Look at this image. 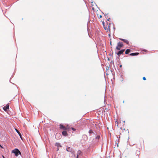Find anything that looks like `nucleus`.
I'll return each instance as SVG.
<instances>
[{
    "mask_svg": "<svg viewBox=\"0 0 158 158\" xmlns=\"http://www.w3.org/2000/svg\"><path fill=\"white\" fill-rule=\"evenodd\" d=\"M139 53L138 52H136V53H132L130 54V55L131 56H137L139 54Z\"/></svg>",
    "mask_w": 158,
    "mask_h": 158,
    "instance_id": "nucleus-10",
    "label": "nucleus"
},
{
    "mask_svg": "<svg viewBox=\"0 0 158 158\" xmlns=\"http://www.w3.org/2000/svg\"><path fill=\"white\" fill-rule=\"evenodd\" d=\"M2 157H3V158H5L4 156H2Z\"/></svg>",
    "mask_w": 158,
    "mask_h": 158,
    "instance_id": "nucleus-24",
    "label": "nucleus"
},
{
    "mask_svg": "<svg viewBox=\"0 0 158 158\" xmlns=\"http://www.w3.org/2000/svg\"><path fill=\"white\" fill-rule=\"evenodd\" d=\"M131 51V50L130 49H127L125 51V54H128Z\"/></svg>",
    "mask_w": 158,
    "mask_h": 158,
    "instance_id": "nucleus-15",
    "label": "nucleus"
},
{
    "mask_svg": "<svg viewBox=\"0 0 158 158\" xmlns=\"http://www.w3.org/2000/svg\"><path fill=\"white\" fill-rule=\"evenodd\" d=\"M121 122H118L117 120L115 121V125L117 126L118 128H119L121 129H122V127L121 125Z\"/></svg>",
    "mask_w": 158,
    "mask_h": 158,
    "instance_id": "nucleus-4",
    "label": "nucleus"
},
{
    "mask_svg": "<svg viewBox=\"0 0 158 158\" xmlns=\"http://www.w3.org/2000/svg\"><path fill=\"white\" fill-rule=\"evenodd\" d=\"M71 128L73 131H75L76 130L73 127H72Z\"/></svg>",
    "mask_w": 158,
    "mask_h": 158,
    "instance_id": "nucleus-19",
    "label": "nucleus"
},
{
    "mask_svg": "<svg viewBox=\"0 0 158 158\" xmlns=\"http://www.w3.org/2000/svg\"><path fill=\"white\" fill-rule=\"evenodd\" d=\"M0 147L2 148H3V147L0 144Z\"/></svg>",
    "mask_w": 158,
    "mask_h": 158,
    "instance_id": "nucleus-23",
    "label": "nucleus"
},
{
    "mask_svg": "<svg viewBox=\"0 0 158 158\" xmlns=\"http://www.w3.org/2000/svg\"><path fill=\"white\" fill-rule=\"evenodd\" d=\"M62 134L64 136H66L68 135V133L66 131H63L62 133Z\"/></svg>",
    "mask_w": 158,
    "mask_h": 158,
    "instance_id": "nucleus-11",
    "label": "nucleus"
},
{
    "mask_svg": "<svg viewBox=\"0 0 158 158\" xmlns=\"http://www.w3.org/2000/svg\"><path fill=\"white\" fill-rule=\"evenodd\" d=\"M11 152L12 153H14L15 156H18L19 154L20 155H21V153L20 152L17 148H15V149L13 150Z\"/></svg>",
    "mask_w": 158,
    "mask_h": 158,
    "instance_id": "nucleus-2",
    "label": "nucleus"
},
{
    "mask_svg": "<svg viewBox=\"0 0 158 158\" xmlns=\"http://www.w3.org/2000/svg\"><path fill=\"white\" fill-rule=\"evenodd\" d=\"M123 44L121 42H118L117 44V45L116 47V49L118 50H120L121 48L123 46Z\"/></svg>",
    "mask_w": 158,
    "mask_h": 158,
    "instance_id": "nucleus-3",
    "label": "nucleus"
},
{
    "mask_svg": "<svg viewBox=\"0 0 158 158\" xmlns=\"http://www.w3.org/2000/svg\"><path fill=\"white\" fill-rule=\"evenodd\" d=\"M70 129L71 128L69 126L67 125L66 126V131H69Z\"/></svg>",
    "mask_w": 158,
    "mask_h": 158,
    "instance_id": "nucleus-14",
    "label": "nucleus"
},
{
    "mask_svg": "<svg viewBox=\"0 0 158 158\" xmlns=\"http://www.w3.org/2000/svg\"><path fill=\"white\" fill-rule=\"evenodd\" d=\"M15 129V130L16 131V132H17V133L19 135L20 138H21V139H22V135H21V134L20 133V132L17 129Z\"/></svg>",
    "mask_w": 158,
    "mask_h": 158,
    "instance_id": "nucleus-13",
    "label": "nucleus"
},
{
    "mask_svg": "<svg viewBox=\"0 0 158 158\" xmlns=\"http://www.w3.org/2000/svg\"><path fill=\"white\" fill-rule=\"evenodd\" d=\"M143 80H146V78L145 77H143Z\"/></svg>",
    "mask_w": 158,
    "mask_h": 158,
    "instance_id": "nucleus-22",
    "label": "nucleus"
},
{
    "mask_svg": "<svg viewBox=\"0 0 158 158\" xmlns=\"http://www.w3.org/2000/svg\"><path fill=\"white\" fill-rule=\"evenodd\" d=\"M57 135H60V134H56V136Z\"/></svg>",
    "mask_w": 158,
    "mask_h": 158,
    "instance_id": "nucleus-25",
    "label": "nucleus"
},
{
    "mask_svg": "<svg viewBox=\"0 0 158 158\" xmlns=\"http://www.w3.org/2000/svg\"><path fill=\"white\" fill-rule=\"evenodd\" d=\"M124 51H125L124 49L122 50L119 51L117 53V54L119 56L120 55L122 54L123 53V52Z\"/></svg>",
    "mask_w": 158,
    "mask_h": 158,
    "instance_id": "nucleus-9",
    "label": "nucleus"
},
{
    "mask_svg": "<svg viewBox=\"0 0 158 158\" xmlns=\"http://www.w3.org/2000/svg\"><path fill=\"white\" fill-rule=\"evenodd\" d=\"M60 129H63L64 131H66V126H64L63 125L60 124Z\"/></svg>",
    "mask_w": 158,
    "mask_h": 158,
    "instance_id": "nucleus-7",
    "label": "nucleus"
},
{
    "mask_svg": "<svg viewBox=\"0 0 158 158\" xmlns=\"http://www.w3.org/2000/svg\"><path fill=\"white\" fill-rule=\"evenodd\" d=\"M92 9L93 11H95V10L94 8L93 7H92Z\"/></svg>",
    "mask_w": 158,
    "mask_h": 158,
    "instance_id": "nucleus-21",
    "label": "nucleus"
},
{
    "mask_svg": "<svg viewBox=\"0 0 158 158\" xmlns=\"http://www.w3.org/2000/svg\"><path fill=\"white\" fill-rule=\"evenodd\" d=\"M122 67V65H120V67Z\"/></svg>",
    "mask_w": 158,
    "mask_h": 158,
    "instance_id": "nucleus-26",
    "label": "nucleus"
},
{
    "mask_svg": "<svg viewBox=\"0 0 158 158\" xmlns=\"http://www.w3.org/2000/svg\"><path fill=\"white\" fill-rule=\"evenodd\" d=\"M103 27L104 29L107 32H109V33L110 32V26L111 25V24L110 23H106V25L105 24V23L103 22Z\"/></svg>",
    "mask_w": 158,
    "mask_h": 158,
    "instance_id": "nucleus-1",
    "label": "nucleus"
},
{
    "mask_svg": "<svg viewBox=\"0 0 158 158\" xmlns=\"http://www.w3.org/2000/svg\"><path fill=\"white\" fill-rule=\"evenodd\" d=\"M97 15L98 18H101L102 17V16L101 15H99L98 14Z\"/></svg>",
    "mask_w": 158,
    "mask_h": 158,
    "instance_id": "nucleus-17",
    "label": "nucleus"
},
{
    "mask_svg": "<svg viewBox=\"0 0 158 158\" xmlns=\"http://www.w3.org/2000/svg\"><path fill=\"white\" fill-rule=\"evenodd\" d=\"M100 138V136L99 135H98L96 136V139H98Z\"/></svg>",
    "mask_w": 158,
    "mask_h": 158,
    "instance_id": "nucleus-18",
    "label": "nucleus"
},
{
    "mask_svg": "<svg viewBox=\"0 0 158 158\" xmlns=\"http://www.w3.org/2000/svg\"><path fill=\"white\" fill-rule=\"evenodd\" d=\"M81 152L79 150L77 152V156L76 158H78V156L81 155Z\"/></svg>",
    "mask_w": 158,
    "mask_h": 158,
    "instance_id": "nucleus-12",
    "label": "nucleus"
},
{
    "mask_svg": "<svg viewBox=\"0 0 158 158\" xmlns=\"http://www.w3.org/2000/svg\"><path fill=\"white\" fill-rule=\"evenodd\" d=\"M56 146H57V147H61L62 146H61L60 143H56Z\"/></svg>",
    "mask_w": 158,
    "mask_h": 158,
    "instance_id": "nucleus-16",
    "label": "nucleus"
},
{
    "mask_svg": "<svg viewBox=\"0 0 158 158\" xmlns=\"http://www.w3.org/2000/svg\"><path fill=\"white\" fill-rule=\"evenodd\" d=\"M89 133H93V132L92 130H89Z\"/></svg>",
    "mask_w": 158,
    "mask_h": 158,
    "instance_id": "nucleus-20",
    "label": "nucleus"
},
{
    "mask_svg": "<svg viewBox=\"0 0 158 158\" xmlns=\"http://www.w3.org/2000/svg\"><path fill=\"white\" fill-rule=\"evenodd\" d=\"M119 39L124 42V43H126L127 44H129L128 41L126 39H124L121 38H119Z\"/></svg>",
    "mask_w": 158,
    "mask_h": 158,
    "instance_id": "nucleus-8",
    "label": "nucleus"
},
{
    "mask_svg": "<svg viewBox=\"0 0 158 158\" xmlns=\"http://www.w3.org/2000/svg\"><path fill=\"white\" fill-rule=\"evenodd\" d=\"M123 123H125V121H123Z\"/></svg>",
    "mask_w": 158,
    "mask_h": 158,
    "instance_id": "nucleus-27",
    "label": "nucleus"
},
{
    "mask_svg": "<svg viewBox=\"0 0 158 158\" xmlns=\"http://www.w3.org/2000/svg\"><path fill=\"white\" fill-rule=\"evenodd\" d=\"M3 109L5 111H6L7 110L9 109V104H8L6 106H4L3 108Z\"/></svg>",
    "mask_w": 158,
    "mask_h": 158,
    "instance_id": "nucleus-6",
    "label": "nucleus"
},
{
    "mask_svg": "<svg viewBox=\"0 0 158 158\" xmlns=\"http://www.w3.org/2000/svg\"><path fill=\"white\" fill-rule=\"evenodd\" d=\"M66 151L68 152H71L73 154H74L75 153L74 151L73 150V149L69 147L66 148ZM74 154V157H75V155Z\"/></svg>",
    "mask_w": 158,
    "mask_h": 158,
    "instance_id": "nucleus-5",
    "label": "nucleus"
}]
</instances>
